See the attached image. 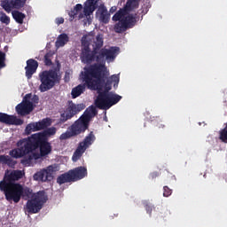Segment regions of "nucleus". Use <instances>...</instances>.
I'll return each mask as SVG.
<instances>
[{"instance_id": "4468645a", "label": "nucleus", "mask_w": 227, "mask_h": 227, "mask_svg": "<svg viewBox=\"0 0 227 227\" xmlns=\"http://www.w3.org/2000/svg\"><path fill=\"white\" fill-rule=\"evenodd\" d=\"M57 132L56 128H49L48 129L44 130L43 132H39L32 135V139L35 143H43V141H47L51 136H54Z\"/></svg>"}, {"instance_id": "aec40b11", "label": "nucleus", "mask_w": 227, "mask_h": 227, "mask_svg": "<svg viewBox=\"0 0 227 227\" xmlns=\"http://www.w3.org/2000/svg\"><path fill=\"white\" fill-rule=\"evenodd\" d=\"M36 68H38V62L33 59H29L27 61L26 67V75L27 79H31L33 74L36 72Z\"/></svg>"}, {"instance_id": "0eeeda50", "label": "nucleus", "mask_w": 227, "mask_h": 227, "mask_svg": "<svg viewBox=\"0 0 227 227\" xmlns=\"http://www.w3.org/2000/svg\"><path fill=\"white\" fill-rule=\"evenodd\" d=\"M41 85L39 87L40 91L43 93L44 91H48L54 87L56 82H59L61 79V74L58 70L56 71H44L40 74Z\"/></svg>"}, {"instance_id": "cd10ccee", "label": "nucleus", "mask_w": 227, "mask_h": 227, "mask_svg": "<svg viewBox=\"0 0 227 227\" xmlns=\"http://www.w3.org/2000/svg\"><path fill=\"white\" fill-rule=\"evenodd\" d=\"M0 22L3 24H10V17L4 14V12H0Z\"/></svg>"}, {"instance_id": "bb28decb", "label": "nucleus", "mask_w": 227, "mask_h": 227, "mask_svg": "<svg viewBox=\"0 0 227 227\" xmlns=\"http://www.w3.org/2000/svg\"><path fill=\"white\" fill-rule=\"evenodd\" d=\"M0 162L1 164H7L11 168L13 167L14 164H16V162L12 160V158H10V156H4V155L0 156Z\"/></svg>"}, {"instance_id": "f257e3e1", "label": "nucleus", "mask_w": 227, "mask_h": 227, "mask_svg": "<svg viewBox=\"0 0 227 227\" xmlns=\"http://www.w3.org/2000/svg\"><path fill=\"white\" fill-rule=\"evenodd\" d=\"M82 61L86 65L95 63L90 67H84L80 74V79L84 85H78L72 90L71 95L73 98H77L82 93H84L86 86L89 90L98 91V96L95 100L97 107L99 109H110L113 106L118 104L121 100V96L114 94L111 91V86L118 88L120 82V74H114L107 79L109 69L106 67V61L113 63L116 59V56L120 54V48L111 47L108 49H100L104 45V36L98 35L96 37L93 32H90L82 38Z\"/></svg>"}, {"instance_id": "1a4fd4ad", "label": "nucleus", "mask_w": 227, "mask_h": 227, "mask_svg": "<svg viewBox=\"0 0 227 227\" xmlns=\"http://www.w3.org/2000/svg\"><path fill=\"white\" fill-rule=\"evenodd\" d=\"M88 123L82 117H80L73 125H71L67 130L62 133L59 137L60 141H65L74 137V136H79L82 134L88 129Z\"/></svg>"}, {"instance_id": "f8f14e48", "label": "nucleus", "mask_w": 227, "mask_h": 227, "mask_svg": "<svg viewBox=\"0 0 227 227\" xmlns=\"http://www.w3.org/2000/svg\"><path fill=\"white\" fill-rule=\"evenodd\" d=\"M52 121L51 119H43L38 122L29 123L25 129L26 134H31V132H37L38 130H43V129H47L51 127Z\"/></svg>"}, {"instance_id": "473e14b6", "label": "nucleus", "mask_w": 227, "mask_h": 227, "mask_svg": "<svg viewBox=\"0 0 227 227\" xmlns=\"http://www.w3.org/2000/svg\"><path fill=\"white\" fill-rule=\"evenodd\" d=\"M48 58H49V55H46L45 56V63H46V65H51V60Z\"/></svg>"}, {"instance_id": "ddd939ff", "label": "nucleus", "mask_w": 227, "mask_h": 227, "mask_svg": "<svg viewBox=\"0 0 227 227\" xmlns=\"http://www.w3.org/2000/svg\"><path fill=\"white\" fill-rule=\"evenodd\" d=\"M24 176V171L22 170H6L4 179L1 182L4 184H13L17 180H20Z\"/></svg>"}, {"instance_id": "a211bd4d", "label": "nucleus", "mask_w": 227, "mask_h": 227, "mask_svg": "<svg viewBox=\"0 0 227 227\" xmlns=\"http://www.w3.org/2000/svg\"><path fill=\"white\" fill-rule=\"evenodd\" d=\"M78 110H77V105L74 103H69L68 107L67 108L66 112H64L61 114V121H67V120H70L74 114H77Z\"/></svg>"}, {"instance_id": "c85d7f7f", "label": "nucleus", "mask_w": 227, "mask_h": 227, "mask_svg": "<svg viewBox=\"0 0 227 227\" xmlns=\"http://www.w3.org/2000/svg\"><path fill=\"white\" fill-rule=\"evenodd\" d=\"M163 196H165V198H168V196H171V190L168 186H165L163 188Z\"/></svg>"}, {"instance_id": "7c9ffc66", "label": "nucleus", "mask_w": 227, "mask_h": 227, "mask_svg": "<svg viewBox=\"0 0 227 227\" xmlns=\"http://www.w3.org/2000/svg\"><path fill=\"white\" fill-rule=\"evenodd\" d=\"M84 107H86L84 106V104H78V105H76V109H77L78 113L82 111L84 109Z\"/></svg>"}, {"instance_id": "393cba45", "label": "nucleus", "mask_w": 227, "mask_h": 227, "mask_svg": "<svg viewBox=\"0 0 227 227\" xmlns=\"http://www.w3.org/2000/svg\"><path fill=\"white\" fill-rule=\"evenodd\" d=\"M58 184H67V182H74L72 178V174L70 171L67 174H63L62 176H59L57 179Z\"/></svg>"}, {"instance_id": "a878e982", "label": "nucleus", "mask_w": 227, "mask_h": 227, "mask_svg": "<svg viewBox=\"0 0 227 227\" xmlns=\"http://www.w3.org/2000/svg\"><path fill=\"white\" fill-rule=\"evenodd\" d=\"M12 17L16 20V22H18L19 24H22L26 16L22 12L14 11L12 12Z\"/></svg>"}, {"instance_id": "dca6fc26", "label": "nucleus", "mask_w": 227, "mask_h": 227, "mask_svg": "<svg viewBox=\"0 0 227 227\" xmlns=\"http://www.w3.org/2000/svg\"><path fill=\"white\" fill-rule=\"evenodd\" d=\"M96 19L99 20V22H103V24H107L109 22V20L111 19V14L107 12V8L104 4H100L98 6L97 12H96Z\"/></svg>"}, {"instance_id": "6ab92c4d", "label": "nucleus", "mask_w": 227, "mask_h": 227, "mask_svg": "<svg viewBox=\"0 0 227 227\" xmlns=\"http://www.w3.org/2000/svg\"><path fill=\"white\" fill-rule=\"evenodd\" d=\"M69 172L71 173L73 182H76V180H81L88 175L86 168L84 167L76 168L74 170H70Z\"/></svg>"}, {"instance_id": "72a5a7b5", "label": "nucleus", "mask_w": 227, "mask_h": 227, "mask_svg": "<svg viewBox=\"0 0 227 227\" xmlns=\"http://www.w3.org/2000/svg\"><path fill=\"white\" fill-rule=\"evenodd\" d=\"M114 12H116V6H113V7L110 9V13H114Z\"/></svg>"}, {"instance_id": "b1692460", "label": "nucleus", "mask_w": 227, "mask_h": 227, "mask_svg": "<svg viewBox=\"0 0 227 227\" xmlns=\"http://www.w3.org/2000/svg\"><path fill=\"white\" fill-rule=\"evenodd\" d=\"M84 152H86V150L82 148L81 145H79L73 154V162H77V160H79V159L82 157V153H84Z\"/></svg>"}, {"instance_id": "9d476101", "label": "nucleus", "mask_w": 227, "mask_h": 227, "mask_svg": "<svg viewBox=\"0 0 227 227\" xmlns=\"http://www.w3.org/2000/svg\"><path fill=\"white\" fill-rule=\"evenodd\" d=\"M38 102V96L27 94L23 101L16 106V111L18 114H21V116H26V114H29L33 109H35V105Z\"/></svg>"}, {"instance_id": "f03ea898", "label": "nucleus", "mask_w": 227, "mask_h": 227, "mask_svg": "<svg viewBox=\"0 0 227 227\" xmlns=\"http://www.w3.org/2000/svg\"><path fill=\"white\" fill-rule=\"evenodd\" d=\"M139 2L137 0H129L123 9H121L114 17L113 20L119 21L115 27L116 33H121L128 27H132L137 22V17L132 13L137 8Z\"/></svg>"}, {"instance_id": "c756f323", "label": "nucleus", "mask_w": 227, "mask_h": 227, "mask_svg": "<svg viewBox=\"0 0 227 227\" xmlns=\"http://www.w3.org/2000/svg\"><path fill=\"white\" fill-rule=\"evenodd\" d=\"M4 67V53L0 51V68Z\"/></svg>"}, {"instance_id": "5701e85b", "label": "nucleus", "mask_w": 227, "mask_h": 227, "mask_svg": "<svg viewBox=\"0 0 227 227\" xmlns=\"http://www.w3.org/2000/svg\"><path fill=\"white\" fill-rule=\"evenodd\" d=\"M97 114V110L95 109V106H90L83 114V115L81 117L83 120H85L88 123H90V120L93 118Z\"/></svg>"}, {"instance_id": "2eb2a0df", "label": "nucleus", "mask_w": 227, "mask_h": 227, "mask_svg": "<svg viewBox=\"0 0 227 227\" xmlns=\"http://www.w3.org/2000/svg\"><path fill=\"white\" fill-rule=\"evenodd\" d=\"M26 4V0H2L1 6L7 13H10L13 9L22 8Z\"/></svg>"}, {"instance_id": "f3484780", "label": "nucleus", "mask_w": 227, "mask_h": 227, "mask_svg": "<svg viewBox=\"0 0 227 227\" xmlns=\"http://www.w3.org/2000/svg\"><path fill=\"white\" fill-rule=\"evenodd\" d=\"M0 122L6 123V125H22L24 123L22 120L17 119L14 115H8L3 113H0Z\"/></svg>"}, {"instance_id": "4be33fe9", "label": "nucleus", "mask_w": 227, "mask_h": 227, "mask_svg": "<svg viewBox=\"0 0 227 227\" xmlns=\"http://www.w3.org/2000/svg\"><path fill=\"white\" fill-rule=\"evenodd\" d=\"M68 40H69V38L67 34L59 35L55 43L57 49H59V47H65V45H67V43H68Z\"/></svg>"}, {"instance_id": "412c9836", "label": "nucleus", "mask_w": 227, "mask_h": 227, "mask_svg": "<svg viewBox=\"0 0 227 227\" xmlns=\"http://www.w3.org/2000/svg\"><path fill=\"white\" fill-rule=\"evenodd\" d=\"M95 142V135H93V132H90L85 139L80 143L79 146L82 148H84L86 150L87 148H90Z\"/></svg>"}, {"instance_id": "7ed1b4c3", "label": "nucleus", "mask_w": 227, "mask_h": 227, "mask_svg": "<svg viewBox=\"0 0 227 227\" xmlns=\"http://www.w3.org/2000/svg\"><path fill=\"white\" fill-rule=\"evenodd\" d=\"M0 191L4 192L7 201H14V203H19L22 196H27V198L31 196V189L24 188L19 183L0 182Z\"/></svg>"}, {"instance_id": "6e6552de", "label": "nucleus", "mask_w": 227, "mask_h": 227, "mask_svg": "<svg viewBox=\"0 0 227 227\" xmlns=\"http://www.w3.org/2000/svg\"><path fill=\"white\" fill-rule=\"evenodd\" d=\"M29 200L26 205V211L30 214H37L42 210V207H43V203L47 201V195L44 192H39L37 193L30 194Z\"/></svg>"}, {"instance_id": "9b49d317", "label": "nucleus", "mask_w": 227, "mask_h": 227, "mask_svg": "<svg viewBox=\"0 0 227 227\" xmlns=\"http://www.w3.org/2000/svg\"><path fill=\"white\" fill-rule=\"evenodd\" d=\"M58 171H59L58 165H50L34 174L33 178L35 182H51V180H54Z\"/></svg>"}, {"instance_id": "2f4dec72", "label": "nucleus", "mask_w": 227, "mask_h": 227, "mask_svg": "<svg viewBox=\"0 0 227 227\" xmlns=\"http://www.w3.org/2000/svg\"><path fill=\"white\" fill-rule=\"evenodd\" d=\"M64 22H65V20L63 18L56 19V24H63Z\"/></svg>"}, {"instance_id": "423d86ee", "label": "nucleus", "mask_w": 227, "mask_h": 227, "mask_svg": "<svg viewBox=\"0 0 227 227\" xmlns=\"http://www.w3.org/2000/svg\"><path fill=\"white\" fill-rule=\"evenodd\" d=\"M52 151L51 144L44 140L43 142H35L33 139V136L30 137V152H31V160L32 166L36 164V160H40L43 157L49 155Z\"/></svg>"}, {"instance_id": "20e7f679", "label": "nucleus", "mask_w": 227, "mask_h": 227, "mask_svg": "<svg viewBox=\"0 0 227 227\" xmlns=\"http://www.w3.org/2000/svg\"><path fill=\"white\" fill-rule=\"evenodd\" d=\"M98 6V0H87L82 4H77L74 10L69 12L70 17L78 16V19L83 21V24H91L93 20V12L97 10Z\"/></svg>"}, {"instance_id": "39448f33", "label": "nucleus", "mask_w": 227, "mask_h": 227, "mask_svg": "<svg viewBox=\"0 0 227 227\" xmlns=\"http://www.w3.org/2000/svg\"><path fill=\"white\" fill-rule=\"evenodd\" d=\"M18 148H15L12 150L9 153V155L11 157H13V159H20L24 157L23 160H21V163L24 166H33V160H31V140L30 137L28 138H24L20 140L17 143Z\"/></svg>"}]
</instances>
